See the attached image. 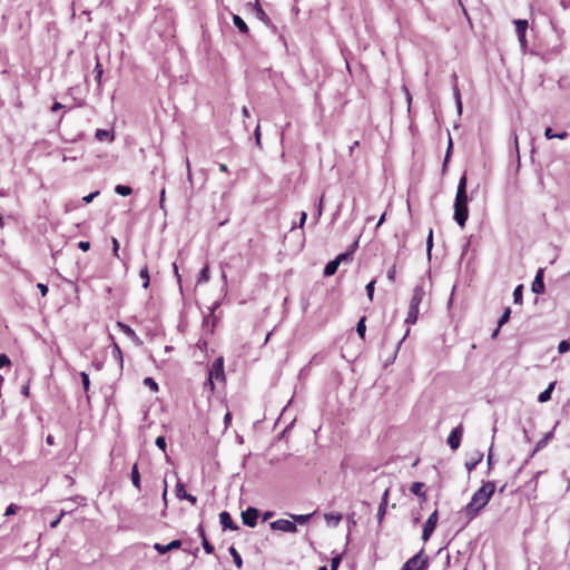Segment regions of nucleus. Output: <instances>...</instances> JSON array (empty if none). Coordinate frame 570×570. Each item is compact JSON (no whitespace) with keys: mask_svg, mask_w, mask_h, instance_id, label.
<instances>
[{"mask_svg":"<svg viewBox=\"0 0 570 570\" xmlns=\"http://www.w3.org/2000/svg\"><path fill=\"white\" fill-rule=\"evenodd\" d=\"M494 491V482L489 481L483 483L482 487L473 493L471 501L464 507V514L469 521L473 520L489 503Z\"/></svg>","mask_w":570,"mask_h":570,"instance_id":"nucleus-1","label":"nucleus"},{"mask_svg":"<svg viewBox=\"0 0 570 570\" xmlns=\"http://www.w3.org/2000/svg\"><path fill=\"white\" fill-rule=\"evenodd\" d=\"M466 184V174H463L459 180L454 200V219L462 228L465 226V223L469 218Z\"/></svg>","mask_w":570,"mask_h":570,"instance_id":"nucleus-2","label":"nucleus"},{"mask_svg":"<svg viewBox=\"0 0 570 570\" xmlns=\"http://www.w3.org/2000/svg\"><path fill=\"white\" fill-rule=\"evenodd\" d=\"M225 372H224V358L217 357L208 372L207 381L204 384V387L207 389L210 393L215 391V381L216 382H225Z\"/></svg>","mask_w":570,"mask_h":570,"instance_id":"nucleus-3","label":"nucleus"},{"mask_svg":"<svg viewBox=\"0 0 570 570\" xmlns=\"http://www.w3.org/2000/svg\"><path fill=\"white\" fill-rule=\"evenodd\" d=\"M424 292L421 287H415L410 299L409 311L405 318L406 324H415L419 318V307L422 303Z\"/></svg>","mask_w":570,"mask_h":570,"instance_id":"nucleus-4","label":"nucleus"},{"mask_svg":"<svg viewBox=\"0 0 570 570\" xmlns=\"http://www.w3.org/2000/svg\"><path fill=\"white\" fill-rule=\"evenodd\" d=\"M429 557L422 549L419 553L410 558L401 568V570H428Z\"/></svg>","mask_w":570,"mask_h":570,"instance_id":"nucleus-5","label":"nucleus"},{"mask_svg":"<svg viewBox=\"0 0 570 570\" xmlns=\"http://www.w3.org/2000/svg\"><path fill=\"white\" fill-rule=\"evenodd\" d=\"M271 529L275 531H282L287 533L297 532V525L295 522L286 519H278L276 521L271 522Z\"/></svg>","mask_w":570,"mask_h":570,"instance_id":"nucleus-6","label":"nucleus"},{"mask_svg":"<svg viewBox=\"0 0 570 570\" xmlns=\"http://www.w3.org/2000/svg\"><path fill=\"white\" fill-rule=\"evenodd\" d=\"M438 518H439L438 510H435L430 514V517L425 521L424 527H423V533H422V540L424 542H426L430 539L433 531L435 530L436 524H438Z\"/></svg>","mask_w":570,"mask_h":570,"instance_id":"nucleus-7","label":"nucleus"},{"mask_svg":"<svg viewBox=\"0 0 570 570\" xmlns=\"http://www.w3.org/2000/svg\"><path fill=\"white\" fill-rule=\"evenodd\" d=\"M514 24H515V31H517L518 39H519L521 47L527 48L528 41L525 38V32L529 27L528 21L523 20V19H518V20H514Z\"/></svg>","mask_w":570,"mask_h":570,"instance_id":"nucleus-8","label":"nucleus"},{"mask_svg":"<svg viewBox=\"0 0 570 570\" xmlns=\"http://www.w3.org/2000/svg\"><path fill=\"white\" fill-rule=\"evenodd\" d=\"M258 510L256 508L249 507L245 511L242 512V520L245 525L254 528L257 523Z\"/></svg>","mask_w":570,"mask_h":570,"instance_id":"nucleus-9","label":"nucleus"},{"mask_svg":"<svg viewBox=\"0 0 570 570\" xmlns=\"http://www.w3.org/2000/svg\"><path fill=\"white\" fill-rule=\"evenodd\" d=\"M463 434V429L461 425L454 428L449 436H448V444L452 450H458L461 444V439Z\"/></svg>","mask_w":570,"mask_h":570,"instance_id":"nucleus-10","label":"nucleus"},{"mask_svg":"<svg viewBox=\"0 0 570 570\" xmlns=\"http://www.w3.org/2000/svg\"><path fill=\"white\" fill-rule=\"evenodd\" d=\"M531 289L535 294H542L544 292L543 269L542 268H540L537 272L534 281L532 282Z\"/></svg>","mask_w":570,"mask_h":570,"instance_id":"nucleus-11","label":"nucleus"},{"mask_svg":"<svg viewBox=\"0 0 570 570\" xmlns=\"http://www.w3.org/2000/svg\"><path fill=\"white\" fill-rule=\"evenodd\" d=\"M219 521L224 529L238 530V525L233 521L230 514L227 511H223L219 514Z\"/></svg>","mask_w":570,"mask_h":570,"instance_id":"nucleus-12","label":"nucleus"},{"mask_svg":"<svg viewBox=\"0 0 570 570\" xmlns=\"http://www.w3.org/2000/svg\"><path fill=\"white\" fill-rule=\"evenodd\" d=\"M198 533L202 539L204 550L206 551V553L212 554L214 552V546L208 542L203 524L198 525Z\"/></svg>","mask_w":570,"mask_h":570,"instance_id":"nucleus-13","label":"nucleus"},{"mask_svg":"<svg viewBox=\"0 0 570 570\" xmlns=\"http://www.w3.org/2000/svg\"><path fill=\"white\" fill-rule=\"evenodd\" d=\"M423 489H424L423 482H414V483H412L410 491L414 495L419 497L422 501H426V493Z\"/></svg>","mask_w":570,"mask_h":570,"instance_id":"nucleus-14","label":"nucleus"},{"mask_svg":"<svg viewBox=\"0 0 570 570\" xmlns=\"http://www.w3.org/2000/svg\"><path fill=\"white\" fill-rule=\"evenodd\" d=\"M324 519L328 525L337 527L341 523L343 515H342V513H338V512L325 513Z\"/></svg>","mask_w":570,"mask_h":570,"instance_id":"nucleus-15","label":"nucleus"},{"mask_svg":"<svg viewBox=\"0 0 570 570\" xmlns=\"http://www.w3.org/2000/svg\"><path fill=\"white\" fill-rule=\"evenodd\" d=\"M510 315H511V309H510V307H507L504 309L502 316L498 321V326H497V328L494 330V332L492 334L493 338L497 337V335L499 334V331H500L501 326H503L509 321Z\"/></svg>","mask_w":570,"mask_h":570,"instance_id":"nucleus-16","label":"nucleus"},{"mask_svg":"<svg viewBox=\"0 0 570 570\" xmlns=\"http://www.w3.org/2000/svg\"><path fill=\"white\" fill-rule=\"evenodd\" d=\"M556 382L549 384V386L539 394L538 401L540 403H546L551 399L552 391L554 390Z\"/></svg>","mask_w":570,"mask_h":570,"instance_id":"nucleus-17","label":"nucleus"},{"mask_svg":"<svg viewBox=\"0 0 570 570\" xmlns=\"http://www.w3.org/2000/svg\"><path fill=\"white\" fill-rule=\"evenodd\" d=\"M95 137L99 141H105V140L112 141L114 140V135L109 130H106V129H97L95 132Z\"/></svg>","mask_w":570,"mask_h":570,"instance_id":"nucleus-18","label":"nucleus"},{"mask_svg":"<svg viewBox=\"0 0 570 570\" xmlns=\"http://www.w3.org/2000/svg\"><path fill=\"white\" fill-rule=\"evenodd\" d=\"M131 482L137 490H140V473L138 471L137 463H135L131 468Z\"/></svg>","mask_w":570,"mask_h":570,"instance_id":"nucleus-19","label":"nucleus"},{"mask_svg":"<svg viewBox=\"0 0 570 570\" xmlns=\"http://www.w3.org/2000/svg\"><path fill=\"white\" fill-rule=\"evenodd\" d=\"M338 266H340V263L336 259L328 262L324 268V275L325 276L334 275L336 273Z\"/></svg>","mask_w":570,"mask_h":570,"instance_id":"nucleus-20","label":"nucleus"},{"mask_svg":"<svg viewBox=\"0 0 570 570\" xmlns=\"http://www.w3.org/2000/svg\"><path fill=\"white\" fill-rule=\"evenodd\" d=\"M233 21H234V24L236 26V28L242 32V33H247L248 32V27L247 24L245 23V21L237 14H235L233 17Z\"/></svg>","mask_w":570,"mask_h":570,"instance_id":"nucleus-21","label":"nucleus"},{"mask_svg":"<svg viewBox=\"0 0 570 570\" xmlns=\"http://www.w3.org/2000/svg\"><path fill=\"white\" fill-rule=\"evenodd\" d=\"M139 276L140 278L144 281L142 282V287L145 289H147L149 287V284H150V277H149V269H148V266H144L140 272H139Z\"/></svg>","mask_w":570,"mask_h":570,"instance_id":"nucleus-22","label":"nucleus"},{"mask_svg":"<svg viewBox=\"0 0 570 570\" xmlns=\"http://www.w3.org/2000/svg\"><path fill=\"white\" fill-rule=\"evenodd\" d=\"M210 278V275H209V266L208 265H205L200 273H199V276H198V279H197V283L198 284H203V283H207Z\"/></svg>","mask_w":570,"mask_h":570,"instance_id":"nucleus-23","label":"nucleus"},{"mask_svg":"<svg viewBox=\"0 0 570 570\" xmlns=\"http://www.w3.org/2000/svg\"><path fill=\"white\" fill-rule=\"evenodd\" d=\"M513 302L515 304H522L523 303V286L518 285L513 291Z\"/></svg>","mask_w":570,"mask_h":570,"instance_id":"nucleus-24","label":"nucleus"},{"mask_svg":"<svg viewBox=\"0 0 570 570\" xmlns=\"http://www.w3.org/2000/svg\"><path fill=\"white\" fill-rule=\"evenodd\" d=\"M229 553L233 557V560L238 569L243 566V559L235 547L229 548Z\"/></svg>","mask_w":570,"mask_h":570,"instance_id":"nucleus-25","label":"nucleus"},{"mask_svg":"<svg viewBox=\"0 0 570 570\" xmlns=\"http://www.w3.org/2000/svg\"><path fill=\"white\" fill-rule=\"evenodd\" d=\"M365 321H366V317L365 316H362L356 325V332L357 334L360 335V337L362 340H364L365 337V332H366V325H365Z\"/></svg>","mask_w":570,"mask_h":570,"instance_id":"nucleus-26","label":"nucleus"},{"mask_svg":"<svg viewBox=\"0 0 570 570\" xmlns=\"http://www.w3.org/2000/svg\"><path fill=\"white\" fill-rule=\"evenodd\" d=\"M312 514H291L293 522H297L299 524H305L311 519Z\"/></svg>","mask_w":570,"mask_h":570,"instance_id":"nucleus-27","label":"nucleus"},{"mask_svg":"<svg viewBox=\"0 0 570 570\" xmlns=\"http://www.w3.org/2000/svg\"><path fill=\"white\" fill-rule=\"evenodd\" d=\"M94 73H95V80L97 81L98 85H100L104 69H102V65L99 62V60H97V63L94 69Z\"/></svg>","mask_w":570,"mask_h":570,"instance_id":"nucleus-28","label":"nucleus"},{"mask_svg":"<svg viewBox=\"0 0 570 570\" xmlns=\"http://www.w3.org/2000/svg\"><path fill=\"white\" fill-rule=\"evenodd\" d=\"M118 326L120 327V330L129 337L131 338H135L136 337V333L135 331L127 324L125 323H121V322H118Z\"/></svg>","mask_w":570,"mask_h":570,"instance_id":"nucleus-29","label":"nucleus"},{"mask_svg":"<svg viewBox=\"0 0 570 570\" xmlns=\"http://www.w3.org/2000/svg\"><path fill=\"white\" fill-rule=\"evenodd\" d=\"M357 246V243H354L352 245V250L351 252H346V253H343V254H340L338 256H336V261H338V263L341 264L343 261H347V259H352V254L355 249V247Z\"/></svg>","mask_w":570,"mask_h":570,"instance_id":"nucleus-30","label":"nucleus"},{"mask_svg":"<svg viewBox=\"0 0 570 570\" xmlns=\"http://www.w3.org/2000/svg\"><path fill=\"white\" fill-rule=\"evenodd\" d=\"M115 191L121 196H129L132 191L131 187L125 185H117Z\"/></svg>","mask_w":570,"mask_h":570,"instance_id":"nucleus-31","label":"nucleus"},{"mask_svg":"<svg viewBox=\"0 0 570 570\" xmlns=\"http://www.w3.org/2000/svg\"><path fill=\"white\" fill-rule=\"evenodd\" d=\"M253 7H254L257 18H259L261 20H265L266 13L259 3V0H256Z\"/></svg>","mask_w":570,"mask_h":570,"instance_id":"nucleus-32","label":"nucleus"},{"mask_svg":"<svg viewBox=\"0 0 570 570\" xmlns=\"http://www.w3.org/2000/svg\"><path fill=\"white\" fill-rule=\"evenodd\" d=\"M387 504L384 502H380L379 509H377V520L381 524L383 521L384 515L386 514Z\"/></svg>","mask_w":570,"mask_h":570,"instance_id":"nucleus-33","label":"nucleus"},{"mask_svg":"<svg viewBox=\"0 0 570 570\" xmlns=\"http://www.w3.org/2000/svg\"><path fill=\"white\" fill-rule=\"evenodd\" d=\"M144 384L149 387L153 392H157L158 391V384L155 382V380L153 377H146L144 380Z\"/></svg>","mask_w":570,"mask_h":570,"instance_id":"nucleus-34","label":"nucleus"},{"mask_svg":"<svg viewBox=\"0 0 570 570\" xmlns=\"http://www.w3.org/2000/svg\"><path fill=\"white\" fill-rule=\"evenodd\" d=\"M154 549L159 553V554H165L167 552H169V548H168V544H161V543H155L154 544Z\"/></svg>","mask_w":570,"mask_h":570,"instance_id":"nucleus-35","label":"nucleus"},{"mask_svg":"<svg viewBox=\"0 0 570 570\" xmlns=\"http://www.w3.org/2000/svg\"><path fill=\"white\" fill-rule=\"evenodd\" d=\"M80 377H81V381H82V386H83L85 392H88L89 391V385H90V381H89L88 374L86 372H81L80 373Z\"/></svg>","mask_w":570,"mask_h":570,"instance_id":"nucleus-36","label":"nucleus"},{"mask_svg":"<svg viewBox=\"0 0 570 570\" xmlns=\"http://www.w3.org/2000/svg\"><path fill=\"white\" fill-rule=\"evenodd\" d=\"M19 505L14 504V503H11L9 504V507L6 509V512H4V515L6 517H9V515H13L18 512L19 510Z\"/></svg>","mask_w":570,"mask_h":570,"instance_id":"nucleus-37","label":"nucleus"},{"mask_svg":"<svg viewBox=\"0 0 570 570\" xmlns=\"http://www.w3.org/2000/svg\"><path fill=\"white\" fill-rule=\"evenodd\" d=\"M374 286H375V281H371L367 285H366V293H367V296H368V299L372 302L373 301V296H374Z\"/></svg>","mask_w":570,"mask_h":570,"instance_id":"nucleus-38","label":"nucleus"},{"mask_svg":"<svg viewBox=\"0 0 570 570\" xmlns=\"http://www.w3.org/2000/svg\"><path fill=\"white\" fill-rule=\"evenodd\" d=\"M179 499L187 500L193 505H195L197 503V498L195 495H191V494L187 493V492H184V494H179Z\"/></svg>","mask_w":570,"mask_h":570,"instance_id":"nucleus-39","label":"nucleus"},{"mask_svg":"<svg viewBox=\"0 0 570 570\" xmlns=\"http://www.w3.org/2000/svg\"><path fill=\"white\" fill-rule=\"evenodd\" d=\"M570 350V343L568 341H561L558 346L560 354H563Z\"/></svg>","mask_w":570,"mask_h":570,"instance_id":"nucleus-40","label":"nucleus"},{"mask_svg":"<svg viewBox=\"0 0 570 570\" xmlns=\"http://www.w3.org/2000/svg\"><path fill=\"white\" fill-rule=\"evenodd\" d=\"M155 443L163 452L166 451V440L164 436H157Z\"/></svg>","mask_w":570,"mask_h":570,"instance_id":"nucleus-41","label":"nucleus"},{"mask_svg":"<svg viewBox=\"0 0 570 570\" xmlns=\"http://www.w3.org/2000/svg\"><path fill=\"white\" fill-rule=\"evenodd\" d=\"M30 383L31 379H28V381L21 389V394L24 395L26 397H30Z\"/></svg>","mask_w":570,"mask_h":570,"instance_id":"nucleus-42","label":"nucleus"},{"mask_svg":"<svg viewBox=\"0 0 570 570\" xmlns=\"http://www.w3.org/2000/svg\"><path fill=\"white\" fill-rule=\"evenodd\" d=\"M432 247H433V230L430 229L428 239H426V249H428L429 254L431 253Z\"/></svg>","mask_w":570,"mask_h":570,"instance_id":"nucleus-43","label":"nucleus"},{"mask_svg":"<svg viewBox=\"0 0 570 570\" xmlns=\"http://www.w3.org/2000/svg\"><path fill=\"white\" fill-rule=\"evenodd\" d=\"M341 556H336L331 560V570H337L341 563Z\"/></svg>","mask_w":570,"mask_h":570,"instance_id":"nucleus-44","label":"nucleus"},{"mask_svg":"<svg viewBox=\"0 0 570 570\" xmlns=\"http://www.w3.org/2000/svg\"><path fill=\"white\" fill-rule=\"evenodd\" d=\"M11 364L10 358L7 354H0V368L3 366H9Z\"/></svg>","mask_w":570,"mask_h":570,"instance_id":"nucleus-45","label":"nucleus"},{"mask_svg":"<svg viewBox=\"0 0 570 570\" xmlns=\"http://www.w3.org/2000/svg\"><path fill=\"white\" fill-rule=\"evenodd\" d=\"M387 279L390 282H394L395 281V277H396V267L395 265H393L389 271H387Z\"/></svg>","mask_w":570,"mask_h":570,"instance_id":"nucleus-46","label":"nucleus"},{"mask_svg":"<svg viewBox=\"0 0 570 570\" xmlns=\"http://www.w3.org/2000/svg\"><path fill=\"white\" fill-rule=\"evenodd\" d=\"M98 195H99V191H98V190H97V191H95V193H91V194H89V195L85 196V197L82 198V202H83V203H86V204H89V203H91V202H92V199H94L95 197H97Z\"/></svg>","mask_w":570,"mask_h":570,"instance_id":"nucleus-47","label":"nucleus"},{"mask_svg":"<svg viewBox=\"0 0 570 570\" xmlns=\"http://www.w3.org/2000/svg\"><path fill=\"white\" fill-rule=\"evenodd\" d=\"M181 547V541L180 540H173L168 543V548L169 550H174V549H179Z\"/></svg>","mask_w":570,"mask_h":570,"instance_id":"nucleus-48","label":"nucleus"},{"mask_svg":"<svg viewBox=\"0 0 570 570\" xmlns=\"http://www.w3.org/2000/svg\"><path fill=\"white\" fill-rule=\"evenodd\" d=\"M224 424L225 429H228L229 425L232 424V413L229 411H227L226 414L224 415Z\"/></svg>","mask_w":570,"mask_h":570,"instance_id":"nucleus-49","label":"nucleus"},{"mask_svg":"<svg viewBox=\"0 0 570 570\" xmlns=\"http://www.w3.org/2000/svg\"><path fill=\"white\" fill-rule=\"evenodd\" d=\"M78 247L83 250V252H87L90 249V243L87 242V240H81L78 243Z\"/></svg>","mask_w":570,"mask_h":570,"instance_id":"nucleus-50","label":"nucleus"},{"mask_svg":"<svg viewBox=\"0 0 570 570\" xmlns=\"http://www.w3.org/2000/svg\"><path fill=\"white\" fill-rule=\"evenodd\" d=\"M118 250H119V243L116 238H112V252L116 257H119Z\"/></svg>","mask_w":570,"mask_h":570,"instance_id":"nucleus-51","label":"nucleus"},{"mask_svg":"<svg viewBox=\"0 0 570 570\" xmlns=\"http://www.w3.org/2000/svg\"><path fill=\"white\" fill-rule=\"evenodd\" d=\"M184 492H186L185 485L183 483H177L176 484V495H177V498H179V494H184Z\"/></svg>","mask_w":570,"mask_h":570,"instance_id":"nucleus-52","label":"nucleus"},{"mask_svg":"<svg viewBox=\"0 0 570 570\" xmlns=\"http://www.w3.org/2000/svg\"><path fill=\"white\" fill-rule=\"evenodd\" d=\"M37 287L39 288V291H40V293H41V295H42V296H46V295H47V293H48V286H47V285H45V284H42V283H39V284L37 285Z\"/></svg>","mask_w":570,"mask_h":570,"instance_id":"nucleus-53","label":"nucleus"},{"mask_svg":"<svg viewBox=\"0 0 570 570\" xmlns=\"http://www.w3.org/2000/svg\"><path fill=\"white\" fill-rule=\"evenodd\" d=\"M306 219H307V214L305 212H302L301 213V218H299V224H298L299 228H303Z\"/></svg>","mask_w":570,"mask_h":570,"instance_id":"nucleus-54","label":"nucleus"},{"mask_svg":"<svg viewBox=\"0 0 570 570\" xmlns=\"http://www.w3.org/2000/svg\"><path fill=\"white\" fill-rule=\"evenodd\" d=\"M63 514H65V512H61L60 515L56 520L51 521L50 528H52V529L57 528V525L60 523L61 518L63 517Z\"/></svg>","mask_w":570,"mask_h":570,"instance_id":"nucleus-55","label":"nucleus"},{"mask_svg":"<svg viewBox=\"0 0 570 570\" xmlns=\"http://www.w3.org/2000/svg\"><path fill=\"white\" fill-rule=\"evenodd\" d=\"M389 494H390V489H385V491L382 494L381 502H384L385 504H387V502H389Z\"/></svg>","mask_w":570,"mask_h":570,"instance_id":"nucleus-56","label":"nucleus"},{"mask_svg":"<svg viewBox=\"0 0 570 570\" xmlns=\"http://www.w3.org/2000/svg\"><path fill=\"white\" fill-rule=\"evenodd\" d=\"M554 135H556V134H553V131H552V129H551L550 127H548V128L546 129V131H544V136H546V138H547V139H553V138H554Z\"/></svg>","mask_w":570,"mask_h":570,"instance_id":"nucleus-57","label":"nucleus"},{"mask_svg":"<svg viewBox=\"0 0 570 570\" xmlns=\"http://www.w3.org/2000/svg\"><path fill=\"white\" fill-rule=\"evenodd\" d=\"M62 107H63V106H62L60 102H57V101H56V102L52 105V107H51V111H52V112H56V111L60 110Z\"/></svg>","mask_w":570,"mask_h":570,"instance_id":"nucleus-58","label":"nucleus"},{"mask_svg":"<svg viewBox=\"0 0 570 570\" xmlns=\"http://www.w3.org/2000/svg\"><path fill=\"white\" fill-rule=\"evenodd\" d=\"M567 137H568V132L567 131H562V132H559V134L554 135V138H559V139H566Z\"/></svg>","mask_w":570,"mask_h":570,"instance_id":"nucleus-59","label":"nucleus"},{"mask_svg":"<svg viewBox=\"0 0 570 570\" xmlns=\"http://www.w3.org/2000/svg\"><path fill=\"white\" fill-rule=\"evenodd\" d=\"M255 137H256L257 144H259V141H261V128H259V126H257L256 129H255Z\"/></svg>","mask_w":570,"mask_h":570,"instance_id":"nucleus-60","label":"nucleus"},{"mask_svg":"<svg viewBox=\"0 0 570 570\" xmlns=\"http://www.w3.org/2000/svg\"><path fill=\"white\" fill-rule=\"evenodd\" d=\"M273 512L272 511H267L263 514V520L264 521H267L268 519H271L273 517Z\"/></svg>","mask_w":570,"mask_h":570,"instance_id":"nucleus-61","label":"nucleus"},{"mask_svg":"<svg viewBox=\"0 0 570 570\" xmlns=\"http://www.w3.org/2000/svg\"><path fill=\"white\" fill-rule=\"evenodd\" d=\"M219 171H222V173H227V171H228V167H227V165H225V164H220V165H219Z\"/></svg>","mask_w":570,"mask_h":570,"instance_id":"nucleus-62","label":"nucleus"},{"mask_svg":"<svg viewBox=\"0 0 570 570\" xmlns=\"http://www.w3.org/2000/svg\"><path fill=\"white\" fill-rule=\"evenodd\" d=\"M242 112H243V115H244L245 117H248V116H249V111H248L247 107H243Z\"/></svg>","mask_w":570,"mask_h":570,"instance_id":"nucleus-63","label":"nucleus"},{"mask_svg":"<svg viewBox=\"0 0 570 570\" xmlns=\"http://www.w3.org/2000/svg\"><path fill=\"white\" fill-rule=\"evenodd\" d=\"M46 441H47L48 444L52 445L53 444V436L48 435Z\"/></svg>","mask_w":570,"mask_h":570,"instance_id":"nucleus-64","label":"nucleus"}]
</instances>
